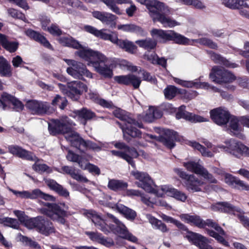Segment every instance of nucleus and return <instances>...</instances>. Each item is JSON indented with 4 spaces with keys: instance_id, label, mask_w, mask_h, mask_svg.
<instances>
[{
    "instance_id": "nucleus-49",
    "label": "nucleus",
    "mask_w": 249,
    "mask_h": 249,
    "mask_svg": "<svg viewBox=\"0 0 249 249\" xmlns=\"http://www.w3.org/2000/svg\"><path fill=\"white\" fill-rule=\"evenodd\" d=\"M32 39L40 43L46 48L48 49H52V45L47 40V39L43 36L37 32H36V35L35 36V37H34Z\"/></svg>"
},
{
    "instance_id": "nucleus-51",
    "label": "nucleus",
    "mask_w": 249,
    "mask_h": 249,
    "mask_svg": "<svg viewBox=\"0 0 249 249\" xmlns=\"http://www.w3.org/2000/svg\"><path fill=\"white\" fill-rule=\"evenodd\" d=\"M149 222L154 226L156 229L160 230L161 231L164 232L168 231L166 225L159 219H149Z\"/></svg>"
},
{
    "instance_id": "nucleus-37",
    "label": "nucleus",
    "mask_w": 249,
    "mask_h": 249,
    "mask_svg": "<svg viewBox=\"0 0 249 249\" xmlns=\"http://www.w3.org/2000/svg\"><path fill=\"white\" fill-rule=\"evenodd\" d=\"M222 4L231 9H240L242 7H248L246 2L241 0H222Z\"/></svg>"
},
{
    "instance_id": "nucleus-30",
    "label": "nucleus",
    "mask_w": 249,
    "mask_h": 249,
    "mask_svg": "<svg viewBox=\"0 0 249 249\" xmlns=\"http://www.w3.org/2000/svg\"><path fill=\"white\" fill-rule=\"evenodd\" d=\"M68 210V206L66 205L65 203L54 204L51 211V216L56 214L58 218L68 217L71 216V214Z\"/></svg>"
},
{
    "instance_id": "nucleus-55",
    "label": "nucleus",
    "mask_w": 249,
    "mask_h": 249,
    "mask_svg": "<svg viewBox=\"0 0 249 249\" xmlns=\"http://www.w3.org/2000/svg\"><path fill=\"white\" fill-rule=\"evenodd\" d=\"M140 71L142 72V78L143 80L147 81L154 84H157V81L155 76H152L149 72L144 70H141Z\"/></svg>"
},
{
    "instance_id": "nucleus-21",
    "label": "nucleus",
    "mask_w": 249,
    "mask_h": 249,
    "mask_svg": "<svg viewBox=\"0 0 249 249\" xmlns=\"http://www.w3.org/2000/svg\"><path fill=\"white\" fill-rule=\"evenodd\" d=\"M92 16L95 18L99 20L102 23L109 25L111 28L116 27V23L115 20L117 17L111 13L94 11L92 12Z\"/></svg>"
},
{
    "instance_id": "nucleus-42",
    "label": "nucleus",
    "mask_w": 249,
    "mask_h": 249,
    "mask_svg": "<svg viewBox=\"0 0 249 249\" xmlns=\"http://www.w3.org/2000/svg\"><path fill=\"white\" fill-rule=\"evenodd\" d=\"M212 58L216 63L222 64L227 67L235 68L236 65L234 63H231L226 58L222 57L221 55L213 53L212 54Z\"/></svg>"
},
{
    "instance_id": "nucleus-40",
    "label": "nucleus",
    "mask_w": 249,
    "mask_h": 249,
    "mask_svg": "<svg viewBox=\"0 0 249 249\" xmlns=\"http://www.w3.org/2000/svg\"><path fill=\"white\" fill-rule=\"evenodd\" d=\"M66 157L68 160L77 162L81 168L84 167V163L86 160L84 157L76 154L69 150Z\"/></svg>"
},
{
    "instance_id": "nucleus-59",
    "label": "nucleus",
    "mask_w": 249,
    "mask_h": 249,
    "mask_svg": "<svg viewBox=\"0 0 249 249\" xmlns=\"http://www.w3.org/2000/svg\"><path fill=\"white\" fill-rule=\"evenodd\" d=\"M82 213L84 216L88 218H101L100 215L92 210H83Z\"/></svg>"
},
{
    "instance_id": "nucleus-27",
    "label": "nucleus",
    "mask_w": 249,
    "mask_h": 249,
    "mask_svg": "<svg viewBox=\"0 0 249 249\" xmlns=\"http://www.w3.org/2000/svg\"><path fill=\"white\" fill-rule=\"evenodd\" d=\"M61 169L64 173L69 175L73 179L78 181L85 183L89 182V180L85 177L80 174L79 170L68 166H62Z\"/></svg>"
},
{
    "instance_id": "nucleus-44",
    "label": "nucleus",
    "mask_w": 249,
    "mask_h": 249,
    "mask_svg": "<svg viewBox=\"0 0 249 249\" xmlns=\"http://www.w3.org/2000/svg\"><path fill=\"white\" fill-rule=\"evenodd\" d=\"M179 92V89L172 85L167 86L163 90L164 96L168 100L173 99Z\"/></svg>"
},
{
    "instance_id": "nucleus-48",
    "label": "nucleus",
    "mask_w": 249,
    "mask_h": 249,
    "mask_svg": "<svg viewBox=\"0 0 249 249\" xmlns=\"http://www.w3.org/2000/svg\"><path fill=\"white\" fill-rule=\"evenodd\" d=\"M110 152L113 155L116 156L117 157L121 158L125 160L132 167H135V163L133 159H132L131 157H130L129 155L126 154L124 152L116 150H111Z\"/></svg>"
},
{
    "instance_id": "nucleus-47",
    "label": "nucleus",
    "mask_w": 249,
    "mask_h": 249,
    "mask_svg": "<svg viewBox=\"0 0 249 249\" xmlns=\"http://www.w3.org/2000/svg\"><path fill=\"white\" fill-rule=\"evenodd\" d=\"M106 30L105 29L99 30V33H98L97 37H100L105 40H109L114 44L118 37L117 33L115 32H112L113 34H115V36H113V35L105 33L104 31Z\"/></svg>"
},
{
    "instance_id": "nucleus-3",
    "label": "nucleus",
    "mask_w": 249,
    "mask_h": 249,
    "mask_svg": "<svg viewBox=\"0 0 249 249\" xmlns=\"http://www.w3.org/2000/svg\"><path fill=\"white\" fill-rule=\"evenodd\" d=\"M144 4L154 22L158 21L164 27L170 28L180 25L177 21L168 17L171 13L170 9L163 2L157 0H145Z\"/></svg>"
},
{
    "instance_id": "nucleus-36",
    "label": "nucleus",
    "mask_w": 249,
    "mask_h": 249,
    "mask_svg": "<svg viewBox=\"0 0 249 249\" xmlns=\"http://www.w3.org/2000/svg\"><path fill=\"white\" fill-rule=\"evenodd\" d=\"M135 43L140 47L148 51L155 49L157 42L156 40L151 38H147L144 39L138 40Z\"/></svg>"
},
{
    "instance_id": "nucleus-56",
    "label": "nucleus",
    "mask_w": 249,
    "mask_h": 249,
    "mask_svg": "<svg viewBox=\"0 0 249 249\" xmlns=\"http://www.w3.org/2000/svg\"><path fill=\"white\" fill-rule=\"evenodd\" d=\"M225 181L229 185L233 188L238 178L232 176V175L228 173H225Z\"/></svg>"
},
{
    "instance_id": "nucleus-33",
    "label": "nucleus",
    "mask_w": 249,
    "mask_h": 249,
    "mask_svg": "<svg viewBox=\"0 0 249 249\" xmlns=\"http://www.w3.org/2000/svg\"><path fill=\"white\" fill-rule=\"evenodd\" d=\"M45 182L51 190L54 191L59 195L64 197L69 196V193L67 190L64 188L62 185L57 183L55 180L49 179L46 180Z\"/></svg>"
},
{
    "instance_id": "nucleus-57",
    "label": "nucleus",
    "mask_w": 249,
    "mask_h": 249,
    "mask_svg": "<svg viewBox=\"0 0 249 249\" xmlns=\"http://www.w3.org/2000/svg\"><path fill=\"white\" fill-rule=\"evenodd\" d=\"M141 200L143 203L147 205V206H151L154 203H158L160 205L165 206L166 203L165 202H161V200H159V201H155L153 202L149 200L150 198H148L147 197L144 196L143 195H140Z\"/></svg>"
},
{
    "instance_id": "nucleus-15",
    "label": "nucleus",
    "mask_w": 249,
    "mask_h": 249,
    "mask_svg": "<svg viewBox=\"0 0 249 249\" xmlns=\"http://www.w3.org/2000/svg\"><path fill=\"white\" fill-rule=\"evenodd\" d=\"M26 107L33 114L43 115L50 113V105L45 102L35 100H29L26 102Z\"/></svg>"
},
{
    "instance_id": "nucleus-41",
    "label": "nucleus",
    "mask_w": 249,
    "mask_h": 249,
    "mask_svg": "<svg viewBox=\"0 0 249 249\" xmlns=\"http://www.w3.org/2000/svg\"><path fill=\"white\" fill-rule=\"evenodd\" d=\"M18 238L19 240L25 246L35 249H41L40 246L37 242L32 240L31 238L27 236L22 235L20 233L18 236Z\"/></svg>"
},
{
    "instance_id": "nucleus-22",
    "label": "nucleus",
    "mask_w": 249,
    "mask_h": 249,
    "mask_svg": "<svg viewBox=\"0 0 249 249\" xmlns=\"http://www.w3.org/2000/svg\"><path fill=\"white\" fill-rule=\"evenodd\" d=\"M211 209L213 211L224 213H230L232 211H236L239 214V218H244V212L241 209H236L230 203L227 202H219L213 204L211 206Z\"/></svg>"
},
{
    "instance_id": "nucleus-46",
    "label": "nucleus",
    "mask_w": 249,
    "mask_h": 249,
    "mask_svg": "<svg viewBox=\"0 0 249 249\" xmlns=\"http://www.w3.org/2000/svg\"><path fill=\"white\" fill-rule=\"evenodd\" d=\"M118 30L128 32H141L142 28L133 24L119 25L117 27Z\"/></svg>"
},
{
    "instance_id": "nucleus-60",
    "label": "nucleus",
    "mask_w": 249,
    "mask_h": 249,
    "mask_svg": "<svg viewBox=\"0 0 249 249\" xmlns=\"http://www.w3.org/2000/svg\"><path fill=\"white\" fill-rule=\"evenodd\" d=\"M47 30L50 34L54 36H60L62 34V31L56 24H52L51 27H48Z\"/></svg>"
},
{
    "instance_id": "nucleus-13",
    "label": "nucleus",
    "mask_w": 249,
    "mask_h": 249,
    "mask_svg": "<svg viewBox=\"0 0 249 249\" xmlns=\"http://www.w3.org/2000/svg\"><path fill=\"white\" fill-rule=\"evenodd\" d=\"M148 137L155 139L170 149H172L175 146V141L178 140L177 132L170 129H163L162 134L158 136L149 134Z\"/></svg>"
},
{
    "instance_id": "nucleus-24",
    "label": "nucleus",
    "mask_w": 249,
    "mask_h": 249,
    "mask_svg": "<svg viewBox=\"0 0 249 249\" xmlns=\"http://www.w3.org/2000/svg\"><path fill=\"white\" fill-rule=\"evenodd\" d=\"M8 102L11 103L17 111L22 110L23 108V105L20 101L13 96L4 92L1 96L0 107H2L3 109H6L7 107L6 102Z\"/></svg>"
},
{
    "instance_id": "nucleus-52",
    "label": "nucleus",
    "mask_w": 249,
    "mask_h": 249,
    "mask_svg": "<svg viewBox=\"0 0 249 249\" xmlns=\"http://www.w3.org/2000/svg\"><path fill=\"white\" fill-rule=\"evenodd\" d=\"M198 42L202 45L207 46L213 49L217 48V45L212 40L207 38H202L198 39Z\"/></svg>"
},
{
    "instance_id": "nucleus-53",
    "label": "nucleus",
    "mask_w": 249,
    "mask_h": 249,
    "mask_svg": "<svg viewBox=\"0 0 249 249\" xmlns=\"http://www.w3.org/2000/svg\"><path fill=\"white\" fill-rule=\"evenodd\" d=\"M33 169L38 172H48L50 173L52 171V169L46 164H36L35 163L33 165Z\"/></svg>"
},
{
    "instance_id": "nucleus-19",
    "label": "nucleus",
    "mask_w": 249,
    "mask_h": 249,
    "mask_svg": "<svg viewBox=\"0 0 249 249\" xmlns=\"http://www.w3.org/2000/svg\"><path fill=\"white\" fill-rule=\"evenodd\" d=\"M114 79L118 84L132 86L134 89H139L142 82L141 78L133 74L116 76Z\"/></svg>"
},
{
    "instance_id": "nucleus-14",
    "label": "nucleus",
    "mask_w": 249,
    "mask_h": 249,
    "mask_svg": "<svg viewBox=\"0 0 249 249\" xmlns=\"http://www.w3.org/2000/svg\"><path fill=\"white\" fill-rule=\"evenodd\" d=\"M183 165L188 171L202 176L211 183H217V180L213 176L198 162L190 161L184 162Z\"/></svg>"
},
{
    "instance_id": "nucleus-7",
    "label": "nucleus",
    "mask_w": 249,
    "mask_h": 249,
    "mask_svg": "<svg viewBox=\"0 0 249 249\" xmlns=\"http://www.w3.org/2000/svg\"><path fill=\"white\" fill-rule=\"evenodd\" d=\"M152 36H157L165 43L168 41H173L176 43L186 45L189 43V40L184 36L175 32L174 31H163L160 29H154L151 31Z\"/></svg>"
},
{
    "instance_id": "nucleus-2",
    "label": "nucleus",
    "mask_w": 249,
    "mask_h": 249,
    "mask_svg": "<svg viewBox=\"0 0 249 249\" xmlns=\"http://www.w3.org/2000/svg\"><path fill=\"white\" fill-rule=\"evenodd\" d=\"M113 114L116 118L122 121L124 123H120L117 122L123 132L124 139L128 142H130L131 139L140 138L142 137V132L137 128L135 126L139 128H142V123L138 122L129 113L120 108H118L113 111Z\"/></svg>"
},
{
    "instance_id": "nucleus-64",
    "label": "nucleus",
    "mask_w": 249,
    "mask_h": 249,
    "mask_svg": "<svg viewBox=\"0 0 249 249\" xmlns=\"http://www.w3.org/2000/svg\"><path fill=\"white\" fill-rule=\"evenodd\" d=\"M173 79L175 83L183 87L189 88L193 86V83L190 81H184L178 78H174Z\"/></svg>"
},
{
    "instance_id": "nucleus-45",
    "label": "nucleus",
    "mask_w": 249,
    "mask_h": 249,
    "mask_svg": "<svg viewBox=\"0 0 249 249\" xmlns=\"http://www.w3.org/2000/svg\"><path fill=\"white\" fill-rule=\"evenodd\" d=\"M190 143V145L194 149L199 151L203 156L207 157H213V154L211 151H207L205 147L201 145L198 142H191Z\"/></svg>"
},
{
    "instance_id": "nucleus-6",
    "label": "nucleus",
    "mask_w": 249,
    "mask_h": 249,
    "mask_svg": "<svg viewBox=\"0 0 249 249\" xmlns=\"http://www.w3.org/2000/svg\"><path fill=\"white\" fill-rule=\"evenodd\" d=\"M58 85L62 92L73 101H77L84 91H88L87 86L79 81L68 83L67 86L60 83Z\"/></svg>"
},
{
    "instance_id": "nucleus-28",
    "label": "nucleus",
    "mask_w": 249,
    "mask_h": 249,
    "mask_svg": "<svg viewBox=\"0 0 249 249\" xmlns=\"http://www.w3.org/2000/svg\"><path fill=\"white\" fill-rule=\"evenodd\" d=\"M102 2H104L113 12L115 14L120 15L122 12L116 5V3L119 4H131L132 1L131 0H100Z\"/></svg>"
},
{
    "instance_id": "nucleus-32",
    "label": "nucleus",
    "mask_w": 249,
    "mask_h": 249,
    "mask_svg": "<svg viewBox=\"0 0 249 249\" xmlns=\"http://www.w3.org/2000/svg\"><path fill=\"white\" fill-rule=\"evenodd\" d=\"M12 75V68L9 62L3 56H0V76L10 77Z\"/></svg>"
},
{
    "instance_id": "nucleus-23",
    "label": "nucleus",
    "mask_w": 249,
    "mask_h": 249,
    "mask_svg": "<svg viewBox=\"0 0 249 249\" xmlns=\"http://www.w3.org/2000/svg\"><path fill=\"white\" fill-rule=\"evenodd\" d=\"M69 133H66V139L70 142L71 146L79 149L80 151H84L85 147L86 141L82 138L75 131L71 130Z\"/></svg>"
},
{
    "instance_id": "nucleus-5",
    "label": "nucleus",
    "mask_w": 249,
    "mask_h": 249,
    "mask_svg": "<svg viewBox=\"0 0 249 249\" xmlns=\"http://www.w3.org/2000/svg\"><path fill=\"white\" fill-rule=\"evenodd\" d=\"M93 223L100 227V229L105 233L112 232L119 234L120 236L133 243L138 241L137 238L129 232L125 225L119 219H111L114 224L107 223V219H90Z\"/></svg>"
},
{
    "instance_id": "nucleus-35",
    "label": "nucleus",
    "mask_w": 249,
    "mask_h": 249,
    "mask_svg": "<svg viewBox=\"0 0 249 249\" xmlns=\"http://www.w3.org/2000/svg\"><path fill=\"white\" fill-rule=\"evenodd\" d=\"M162 115V112L160 110L154 107H150L144 116L143 120L147 123H151L155 119L161 117Z\"/></svg>"
},
{
    "instance_id": "nucleus-10",
    "label": "nucleus",
    "mask_w": 249,
    "mask_h": 249,
    "mask_svg": "<svg viewBox=\"0 0 249 249\" xmlns=\"http://www.w3.org/2000/svg\"><path fill=\"white\" fill-rule=\"evenodd\" d=\"M226 146H220L225 151L234 157L240 158L243 156L249 157V148L241 142L234 140L231 139L225 142Z\"/></svg>"
},
{
    "instance_id": "nucleus-29",
    "label": "nucleus",
    "mask_w": 249,
    "mask_h": 249,
    "mask_svg": "<svg viewBox=\"0 0 249 249\" xmlns=\"http://www.w3.org/2000/svg\"><path fill=\"white\" fill-rule=\"evenodd\" d=\"M0 43L5 50L11 53H15L19 46L18 42L9 41L7 36L2 34H0Z\"/></svg>"
},
{
    "instance_id": "nucleus-63",
    "label": "nucleus",
    "mask_w": 249,
    "mask_h": 249,
    "mask_svg": "<svg viewBox=\"0 0 249 249\" xmlns=\"http://www.w3.org/2000/svg\"><path fill=\"white\" fill-rule=\"evenodd\" d=\"M86 234L87 235L89 239L92 241H96L98 242L102 234L93 231H86Z\"/></svg>"
},
{
    "instance_id": "nucleus-16",
    "label": "nucleus",
    "mask_w": 249,
    "mask_h": 249,
    "mask_svg": "<svg viewBox=\"0 0 249 249\" xmlns=\"http://www.w3.org/2000/svg\"><path fill=\"white\" fill-rule=\"evenodd\" d=\"M48 129L50 134L54 136L61 134L66 138V133H69L72 128L63 121L53 120L48 124Z\"/></svg>"
},
{
    "instance_id": "nucleus-43",
    "label": "nucleus",
    "mask_w": 249,
    "mask_h": 249,
    "mask_svg": "<svg viewBox=\"0 0 249 249\" xmlns=\"http://www.w3.org/2000/svg\"><path fill=\"white\" fill-rule=\"evenodd\" d=\"M127 187V183L118 180H110L108 184V187L113 191L123 190Z\"/></svg>"
},
{
    "instance_id": "nucleus-61",
    "label": "nucleus",
    "mask_w": 249,
    "mask_h": 249,
    "mask_svg": "<svg viewBox=\"0 0 249 249\" xmlns=\"http://www.w3.org/2000/svg\"><path fill=\"white\" fill-rule=\"evenodd\" d=\"M87 148L92 149L93 150L95 151H100L101 149V147L96 143L90 141H86L85 149Z\"/></svg>"
},
{
    "instance_id": "nucleus-26",
    "label": "nucleus",
    "mask_w": 249,
    "mask_h": 249,
    "mask_svg": "<svg viewBox=\"0 0 249 249\" xmlns=\"http://www.w3.org/2000/svg\"><path fill=\"white\" fill-rule=\"evenodd\" d=\"M185 108V106H181L179 107L178 111L176 114V117L178 119L183 118L193 122H201L204 121L203 117L186 111Z\"/></svg>"
},
{
    "instance_id": "nucleus-50",
    "label": "nucleus",
    "mask_w": 249,
    "mask_h": 249,
    "mask_svg": "<svg viewBox=\"0 0 249 249\" xmlns=\"http://www.w3.org/2000/svg\"><path fill=\"white\" fill-rule=\"evenodd\" d=\"M81 169L85 170L87 169L89 172L92 174H94L96 175L100 174V170L99 167L94 164L88 162V160H86L85 162L84 163V167Z\"/></svg>"
},
{
    "instance_id": "nucleus-4",
    "label": "nucleus",
    "mask_w": 249,
    "mask_h": 249,
    "mask_svg": "<svg viewBox=\"0 0 249 249\" xmlns=\"http://www.w3.org/2000/svg\"><path fill=\"white\" fill-rule=\"evenodd\" d=\"M4 225L15 229L19 228L20 224L24 223L29 229L36 228L38 231L46 236L54 232L53 224L48 219H0Z\"/></svg>"
},
{
    "instance_id": "nucleus-31",
    "label": "nucleus",
    "mask_w": 249,
    "mask_h": 249,
    "mask_svg": "<svg viewBox=\"0 0 249 249\" xmlns=\"http://www.w3.org/2000/svg\"><path fill=\"white\" fill-rule=\"evenodd\" d=\"M160 193H163V196L164 193H167L168 196H170L181 201H185L187 198L186 195L175 188H169L167 187H162L160 190Z\"/></svg>"
},
{
    "instance_id": "nucleus-11",
    "label": "nucleus",
    "mask_w": 249,
    "mask_h": 249,
    "mask_svg": "<svg viewBox=\"0 0 249 249\" xmlns=\"http://www.w3.org/2000/svg\"><path fill=\"white\" fill-rule=\"evenodd\" d=\"M67 64L70 66L67 69V72L74 78L81 79L83 75L91 78L92 73L87 69L83 63L73 60H66Z\"/></svg>"
},
{
    "instance_id": "nucleus-58",
    "label": "nucleus",
    "mask_w": 249,
    "mask_h": 249,
    "mask_svg": "<svg viewBox=\"0 0 249 249\" xmlns=\"http://www.w3.org/2000/svg\"><path fill=\"white\" fill-rule=\"evenodd\" d=\"M233 188L241 190H249V185L246 184L243 181L240 180L239 178L236 180Z\"/></svg>"
},
{
    "instance_id": "nucleus-8",
    "label": "nucleus",
    "mask_w": 249,
    "mask_h": 249,
    "mask_svg": "<svg viewBox=\"0 0 249 249\" xmlns=\"http://www.w3.org/2000/svg\"><path fill=\"white\" fill-rule=\"evenodd\" d=\"M132 175L136 179L139 180L135 184L140 188H142L146 192L155 194L158 197H163V193L160 190H156L153 187V182L150 176L145 173L133 172Z\"/></svg>"
},
{
    "instance_id": "nucleus-25",
    "label": "nucleus",
    "mask_w": 249,
    "mask_h": 249,
    "mask_svg": "<svg viewBox=\"0 0 249 249\" xmlns=\"http://www.w3.org/2000/svg\"><path fill=\"white\" fill-rule=\"evenodd\" d=\"M114 44L119 49L130 54L135 53L137 50L134 43L127 39H119L117 37Z\"/></svg>"
},
{
    "instance_id": "nucleus-18",
    "label": "nucleus",
    "mask_w": 249,
    "mask_h": 249,
    "mask_svg": "<svg viewBox=\"0 0 249 249\" xmlns=\"http://www.w3.org/2000/svg\"><path fill=\"white\" fill-rule=\"evenodd\" d=\"M210 115L213 121L219 125L226 124L229 121L230 116L229 111L221 107L212 110Z\"/></svg>"
},
{
    "instance_id": "nucleus-17",
    "label": "nucleus",
    "mask_w": 249,
    "mask_h": 249,
    "mask_svg": "<svg viewBox=\"0 0 249 249\" xmlns=\"http://www.w3.org/2000/svg\"><path fill=\"white\" fill-rule=\"evenodd\" d=\"M186 222L192 226L197 227L202 229L206 226L214 229L219 233L221 235H225V232L224 230L217 223L213 222L210 219H207L206 221L203 220V219H184Z\"/></svg>"
},
{
    "instance_id": "nucleus-20",
    "label": "nucleus",
    "mask_w": 249,
    "mask_h": 249,
    "mask_svg": "<svg viewBox=\"0 0 249 249\" xmlns=\"http://www.w3.org/2000/svg\"><path fill=\"white\" fill-rule=\"evenodd\" d=\"M8 148L10 153L21 159L31 161H38V159L33 153L18 145H10L8 146Z\"/></svg>"
},
{
    "instance_id": "nucleus-54",
    "label": "nucleus",
    "mask_w": 249,
    "mask_h": 249,
    "mask_svg": "<svg viewBox=\"0 0 249 249\" xmlns=\"http://www.w3.org/2000/svg\"><path fill=\"white\" fill-rule=\"evenodd\" d=\"M54 204V203H51L48 202L44 203L43 204L44 206L47 207V208H43L39 209V212L40 213L47 216H51V211H52Z\"/></svg>"
},
{
    "instance_id": "nucleus-62",
    "label": "nucleus",
    "mask_w": 249,
    "mask_h": 249,
    "mask_svg": "<svg viewBox=\"0 0 249 249\" xmlns=\"http://www.w3.org/2000/svg\"><path fill=\"white\" fill-rule=\"evenodd\" d=\"M12 63L14 68H18L20 67L22 64L25 63L23 61L22 58L19 55H17L13 57L12 60Z\"/></svg>"
},
{
    "instance_id": "nucleus-9",
    "label": "nucleus",
    "mask_w": 249,
    "mask_h": 249,
    "mask_svg": "<svg viewBox=\"0 0 249 249\" xmlns=\"http://www.w3.org/2000/svg\"><path fill=\"white\" fill-rule=\"evenodd\" d=\"M174 171L180 178L184 180V184L186 189L192 192L201 191V187L204 182L193 175H188L178 168H175Z\"/></svg>"
},
{
    "instance_id": "nucleus-1",
    "label": "nucleus",
    "mask_w": 249,
    "mask_h": 249,
    "mask_svg": "<svg viewBox=\"0 0 249 249\" xmlns=\"http://www.w3.org/2000/svg\"><path fill=\"white\" fill-rule=\"evenodd\" d=\"M58 41L63 46L76 49H81L76 52V53L88 61V65L92 66L98 73L105 78H110L112 77L113 72L109 66L108 58L102 53L84 48L77 41L71 37H61L58 39Z\"/></svg>"
},
{
    "instance_id": "nucleus-12",
    "label": "nucleus",
    "mask_w": 249,
    "mask_h": 249,
    "mask_svg": "<svg viewBox=\"0 0 249 249\" xmlns=\"http://www.w3.org/2000/svg\"><path fill=\"white\" fill-rule=\"evenodd\" d=\"M212 71L210 77L213 81L217 83L222 84L231 83L235 80V77L233 74L219 67L214 66Z\"/></svg>"
},
{
    "instance_id": "nucleus-39",
    "label": "nucleus",
    "mask_w": 249,
    "mask_h": 249,
    "mask_svg": "<svg viewBox=\"0 0 249 249\" xmlns=\"http://www.w3.org/2000/svg\"><path fill=\"white\" fill-rule=\"evenodd\" d=\"M117 211L126 218H135L137 216L136 212L123 205L117 204L116 205Z\"/></svg>"
},
{
    "instance_id": "nucleus-34",
    "label": "nucleus",
    "mask_w": 249,
    "mask_h": 249,
    "mask_svg": "<svg viewBox=\"0 0 249 249\" xmlns=\"http://www.w3.org/2000/svg\"><path fill=\"white\" fill-rule=\"evenodd\" d=\"M75 113L79 118L83 119L82 123L84 125L86 124L87 121L91 120L96 117L94 112L85 107L77 110Z\"/></svg>"
},
{
    "instance_id": "nucleus-38",
    "label": "nucleus",
    "mask_w": 249,
    "mask_h": 249,
    "mask_svg": "<svg viewBox=\"0 0 249 249\" xmlns=\"http://www.w3.org/2000/svg\"><path fill=\"white\" fill-rule=\"evenodd\" d=\"M228 122L229 127L228 129L234 135L237 136L242 129L238 119L235 117H231Z\"/></svg>"
}]
</instances>
